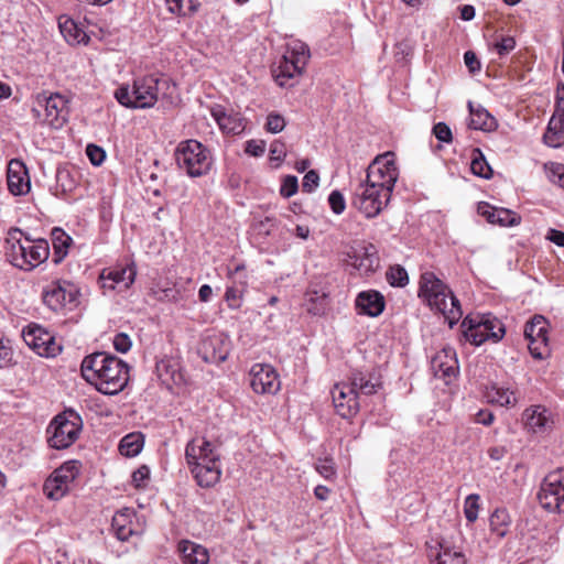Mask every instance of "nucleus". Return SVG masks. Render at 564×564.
<instances>
[{
  "mask_svg": "<svg viewBox=\"0 0 564 564\" xmlns=\"http://www.w3.org/2000/svg\"><path fill=\"white\" fill-rule=\"evenodd\" d=\"M83 378L99 392L113 395L129 381V366L115 355L97 351L86 356L80 365Z\"/></svg>",
  "mask_w": 564,
  "mask_h": 564,
  "instance_id": "nucleus-1",
  "label": "nucleus"
},
{
  "mask_svg": "<svg viewBox=\"0 0 564 564\" xmlns=\"http://www.w3.org/2000/svg\"><path fill=\"white\" fill-rule=\"evenodd\" d=\"M185 459L202 488H212L221 477L220 454L218 448L203 436L192 438L185 448Z\"/></svg>",
  "mask_w": 564,
  "mask_h": 564,
  "instance_id": "nucleus-2",
  "label": "nucleus"
},
{
  "mask_svg": "<svg viewBox=\"0 0 564 564\" xmlns=\"http://www.w3.org/2000/svg\"><path fill=\"white\" fill-rule=\"evenodd\" d=\"M7 260L15 268L31 271L50 256L48 242L45 239L24 237L19 228H11L6 239Z\"/></svg>",
  "mask_w": 564,
  "mask_h": 564,
  "instance_id": "nucleus-3",
  "label": "nucleus"
},
{
  "mask_svg": "<svg viewBox=\"0 0 564 564\" xmlns=\"http://www.w3.org/2000/svg\"><path fill=\"white\" fill-rule=\"evenodd\" d=\"M419 284V297L432 310L442 313L453 327L460 319L463 311L451 289L431 271L421 274Z\"/></svg>",
  "mask_w": 564,
  "mask_h": 564,
  "instance_id": "nucleus-4",
  "label": "nucleus"
},
{
  "mask_svg": "<svg viewBox=\"0 0 564 564\" xmlns=\"http://www.w3.org/2000/svg\"><path fill=\"white\" fill-rule=\"evenodd\" d=\"M166 84L165 80L158 75H148L137 78L133 82L132 89L129 86H121L115 91L118 102L127 108H151L155 105L161 89V85Z\"/></svg>",
  "mask_w": 564,
  "mask_h": 564,
  "instance_id": "nucleus-5",
  "label": "nucleus"
},
{
  "mask_svg": "<svg viewBox=\"0 0 564 564\" xmlns=\"http://www.w3.org/2000/svg\"><path fill=\"white\" fill-rule=\"evenodd\" d=\"M310 57L311 52L306 43L300 40L288 42L286 51L273 70L276 84L281 87H292L293 80L303 75Z\"/></svg>",
  "mask_w": 564,
  "mask_h": 564,
  "instance_id": "nucleus-6",
  "label": "nucleus"
},
{
  "mask_svg": "<svg viewBox=\"0 0 564 564\" xmlns=\"http://www.w3.org/2000/svg\"><path fill=\"white\" fill-rule=\"evenodd\" d=\"M460 327L466 340L476 346L487 340L497 343L506 334L503 323L491 313L469 314L464 318Z\"/></svg>",
  "mask_w": 564,
  "mask_h": 564,
  "instance_id": "nucleus-7",
  "label": "nucleus"
},
{
  "mask_svg": "<svg viewBox=\"0 0 564 564\" xmlns=\"http://www.w3.org/2000/svg\"><path fill=\"white\" fill-rule=\"evenodd\" d=\"M177 166L191 177L207 174L213 164L209 149L197 140L181 141L174 152Z\"/></svg>",
  "mask_w": 564,
  "mask_h": 564,
  "instance_id": "nucleus-8",
  "label": "nucleus"
},
{
  "mask_svg": "<svg viewBox=\"0 0 564 564\" xmlns=\"http://www.w3.org/2000/svg\"><path fill=\"white\" fill-rule=\"evenodd\" d=\"M68 100L58 93H40L35 96L32 115L41 124L61 129L68 118Z\"/></svg>",
  "mask_w": 564,
  "mask_h": 564,
  "instance_id": "nucleus-9",
  "label": "nucleus"
},
{
  "mask_svg": "<svg viewBox=\"0 0 564 564\" xmlns=\"http://www.w3.org/2000/svg\"><path fill=\"white\" fill-rule=\"evenodd\" d=\"M82 417L73 410L56 415L47 426L48 445L56 449L69 447L78 438L82 431Z\"/></svg>",
  "mask_w": 564,
  "mask_h": 564,
  "instance_id": "nucleus-10",
  "label": "nucleus"
},
{
  "mask_svg": "<svg viewBox=\"0 0 564 564\" xmlns=\"http://www.w3.org/2000/svg\"><path fill=\"white\" fill-rule=\"evenodd\" d=\"M399 171L394 161V154L387 152L378 155L368 166L366 181L383 191V195L392 194L398 181Z\"/></svg>",
  "mask_w": 564,
  "mask_h": 564,
  "instance_id": "nucleus-11",
  "label": "nucleus"
},
{
  "mask_svg": "<svg viewBox=\"0 0 564 564\" xmlns=\"http://www.w3.org/2000/svg\"><path fill=\"white\" fill-rule=\"evenodd\" d=\"M536 498L552 513H564V469L549 473L542 480Z\"/></svg>",
  "mask_w": 564,
  "mask_h": 564,
  "instance_id": "nucleus-12",
  "label": "nucleus"
},
{
  "mask_svg": "<svg viewBox=\"0 0 564 564\" xmlns=\"http://www.w3.org/2000/svg\"><path fill=\"white\" fill-rule=\"evenodd\" d=\"M383 194V191L379 189V187L365 181L356 188L352 205L367 218H373L378 216L390 202L391 195Z\"/></svg>",
  "mask_w": 564,
  "mask_h": 564,
  "instance_id": "nucleus-13",
  "label": "nucleus"
},
{
  "mask_svg": "<svg viewBox=\"0 0 564 564\" xmlns=\"http://www.w3.org/2000/svg\"><path fill=\"white\" fill-rule=\"evenodd\" d=\"M80 471V464L77 460H69L56 468L43 485V491L48 499L59 500L70 489V486Z\"/></svg>",
  "mask_w": 564,
  "mask_h": 564,
  "instance_id": "nucleus-14",
  "label": "nucleus"
},
{
  "mask_svg": "<svg viewBox=\"0 0 564 564\" xmlns=\"http://www.w3.org/2000/svg\"><path fill=\"white\" fill-rule=\"evenodd\" d=\"M78 296V288L66 280L53 281L42 292L44 304L54 312L61 311L66 306H76Z\"/></svg>",
  "mask_w": 564,
  "mask_h": 564,
  "instance_id": "nucleus-15",
  "label": "nucleus"
},
{
  "mask_svg": "<svg viewBox=\"0 0 564 564\" xmlns=\"http://www.w3.org/2000/svg\"><path fill=\"white\" fill-rule=\"evenodd\" d=\"M549 323L542 315L533 316L524 327L530 354L535 359L545 358L549 352Z\"/></svg>",
  "mask_w": 564,
  "mask_h": 564,
  "instance_id": "nucleus-16",
  "label": "nucleus"
},
{
  "mask_svg": "<svg viewBox=\"0 0 564 564\" xmlns=\"http://www.w3.org/2000/svg\"><path fill=\"white\" fill-rule=\"evenodd\" d=\"M22 336L25 344L42 357H54L61 350L55 337L39 324L24 327Z\"/></svg>",
  "mask_w": 564,
  "mask_h": 564,
  "instance_id": "nucleus-17",
  "label": "nucleus"
},
{
  "mask_svg": "<svg viewBox=\"0 0 564 564\" xmlns=\"http://www.w3.org/2000/svg\"><path fill=\"white\" fill-rule=\"evenodd\" d=\"M137 269L134 263L118 265L115 268H106L99 275V284L107 294L111 291H126L134 282Z\"/></svg>",
  "mask_w": 564,
  "mask_h": 564,
  "instance_id": "nucleus-18",
  "label": "nucleus"
},
{
  "mask_svg": "<svg viewBox=\"0 0 564 564\" xmlns=\"http://www.w3.org/2000/svg\"><path fill=\"white\" fill-rule=\"evenodd\" d=\"M250 387L258 394H275L281 388L276 370L268 364H256L249 371Z\"/></svg>",
  "mask_w": 564,
  "mask_h": 564,
  "instance_id": "nucleus-19",
  "label": "nucleus"
},
{
  "mask_svg": "<svg viewBox=\"0 0 564 564\" xmlns=\"http://www.w3.org/2000/svg\"><path fill=\"white\" fill-rule=\"evenodd\" d=\"M348 263L361 274L375 272L379 267L378 250L372 243L358 242L347 252Z\"/></svg>",
  "mask_w": 564,
  "mask_h": 564,
  "instance_id": "nucleus-20",
  "label": "nucleus"
},
{
  "mask_svg": "<svg viewBox=\"0 0 564 564\" xmlns=\"http://www.w3.org/2000/svg\"><path fill=\"white\" fill-rule=\"evenodd\" d=\"M333 403L336 412L344 419L355 416L360 408L355 389L348 383H336L332 390Z\"/></svg>",
  "mask_w": 564,
  "mask_h": 564,
  "instance_id": "nucleus-21",
  "label": "nucleus"
},
{
  "mask_svg": "<svg viewBox=\"0 0 564 564\" xmlns=\"http://www.w3.org/2000/svg\"><path fill=\"white\" fill-rule=\"evenodd\" d=\"M229 275L232 279V285L227 286L225 292V300L229 308L238 310L241 306L242 296L248 286L245 265L238 264L232 271L229 272Z\"/></svg>",
  "mask_w": 564,
  "mask_h": 564,
  "instance_id": "nucleus-22",
  "label": "nucleus"
},
{
  "mask_svg": "<svg viewBox=\"0 0 564 564\" xmlns=\"http://www.w3.org/2000/svg\"><path fill=\"white\" fill-rule=\"evenodd\" d=\"M8 188L15 195H25L31 188L26 166L19 160L10 161L7 173Z\"/></svg>",
  "mask_w": 564,
  "mask_h": 564,
  "instance_id": "nucleus-23",
  "label": "nucleus"
},
{
  "mask_svg": "<svg viewBox=\"0 0 564 564\" xmlns=\"http://www.w3.org/2000/svg\"><path fill=\"white\" fill-rule=\"evenodd\" d=\"M355 305L358 314L377 317L383 312L386 302L380 292L369 290L357 295Z\"/></svg>",
  "mask_w": 564,
  "mask_h": 564,
  "instance_id": "nucleus-24",
  "label": "nucleus"
},
{
  "mask_svg": "<svg viewBox=\"0 0 564 564\" xmlns=\"http://www.w3.org/2000/svg\"><path fill=\"white\" fill-rule=\"evenodd\" d=\"M431 368L438 378L455 377L458 371V361L453 348H444L431 360Z\"/></svg>",
  "mask_w": 564,
  "mask_h": 564,
  "instance_id": "nucleus-25",
  "label": "nucleus"
},
{
  "mask_svg": "<svg viewBox=\"0 0 564 564\" xmlns=\"http://www.w3.org/2000/svg\"><path fill=\"white\" fill-rule=\"evenodd\" d=\"M348 384L355 389L357 397L359 394L371 395L381 387V381L376 373L355 370L351 372Z\"/></svg>",
  "mask_w": 564,
  "mask_h": 564,
  "instance_id": "nucleus-26",
  "label": "nucleus"
},
{
  "mask_svg": "<svg viewBox=\"0 0 564 564\" xmlns=\"http://www.w3.org/2000/svg\"><path fill=\"white\" fill-rule=\"evenodd\" d=\"M525 426L533 433H543L552 427L553 421L549 410L541 405L527 409L523 413Z\"/></svg>",
  "mask_w": 564,
  "mask_h": 564,
  "instance_id": "nucleus-27",
  "label": "nucleus"
},
{
  "mask_svg": "<svg viewBox=\"0 0 564 564\" xmlns=\"http://www.w3.org/2000/svg\"><path fill=\"white\" fill-rule=\"evenodd\" d=\"M478 212L486 217L490 224H498L500 226H516L520 224V216L514 212L506 208H496L489 204H481L478 207Z\"/></svg>",
  "mask_w": 564,
  "mask_h": 564,
  "instance_id": "nucleus-28",
  "label": "nucleus"
},
{
  "mask_svg": "<svg viewBox=\"0 0 564 564\" xmlns=\"http://www.w3.org/2000/svg\"><path fill=\"white\" fill-rule=\"evenodd\" d=\"M469 108V123L468 127L474 130H481L486 132L494 131L498 123L487 109L478 105L475 107L471 101L468 102Z\"/></svg>",
  "mask_w": 564,
  "mask_h": 564,
  "instance_id": "nucleus-29",
  "label": "nucleus"
},
{
  "mask_svg": "<svg viewBox=\"0 0 564 564\" xmlns=\"http://www.w3.org/2000/svg\"><path fill=\"white\" fill-rule=\"evenodd\" d=\"M485 398L489 403L500 406H514L518 402L517 390L497 383L486 389Z\"/></svg>",
  "mask_w": 564,
  "mask_h": 564,
  "instance_id": "nucleus-30",
  "label": "nucleus"
},
{
  "mask_svg": "<svg viewBox=\"0 0 564 564\" xmlns=\"http://www.w3.org/2000/svg\"><path fill=\"white\" fill-rule=\"evenodd\" d=\"M58 26L62 35L69 44H87L89 36L75 20L63 15L58 19Z\"/></svg>",
  "mask_w": 564,
  "mask_h": 564,
  "instance_id": "nucleus-31",
  "label": "nucleus"
},
{
  "mask_svg": "<svg viewBox=\"0 0 564 564\" xmlns=\"http://www.w3.org/2000/svg\"><path fill=\"white\" fill-rule=\"evenodd\" d=\"M134 512L132 509L126 508L117 511L112 517V530L116 536L121 541H127L132 534V518Z\"/></svg>",
  "mask_w": 564,
  "mask_h": 564,
  "instance_id": "nucleus-32",
  "label": "nucleus"
},
{
  "mask_svg": "<svg viewBox=\"0 0 564 564\" xmlns=\"http://www.w3.org/2000/svg\"><path fill=\"white\" fill-rule=\"evenodd\" d=\"M212 115L226 133L238 134L245 130L243 120L238 115H228L220 107L214 108Z\"/></svg>",
  "mask_w": 564,
  "mask_h": 564,
  "instance_id": "nucleus-33",
  "label": "nucleus"
},
{
  "mask_svg": "<svg viewBox=\"0 0 564 564\" xmlns=\"http://www.w3.org/2000/svg\"><path fill=\"white\" fill-rule=\"evenodd\" d=\"M185 564H207L209 554L206 547L191 541H182L178 546Z\"/></svg>",
  "mask_w": 564,
  "mask_h": 564,
  "instance_id": "nucleus-34",
  "label": "nucleus"
},
{
  "mask_svg": "<svg viewBox=\"0 0 564 564\" xmlns=\"http://www.w3.org/2000/svg\"><path fill=\"white\" fill-rule=\"evenodd\" d=\"M511 519L506 509H496L489 518L490 531L498 539H502L507 535Z\"/></svg>",
  "mask_w": 564,
  "mask_h": 564,
  "instance_id": "nucleus-35",
  "label": "nucleus"
},
{
  "mask_svg": "<svg viewBox=\"0 0 564 564\" xmlns=\"http://www.w3.org/2000/svg\"><path fill=\"white\" fill-rule=\"evenodd\" d=\"M158 373L165 384H180L183 381V375L178 365L172 360H162L156 365Z\"/></svg>",
  "mask_w": 564,
  "mask_h": 564,
  "instance_id": "nucleus-36",
  "label": "nucleus"
},
{
  "mask_svg": "<svg viewBox=\"0 0 564 564\" xmlns=\"http://www.w3.org/2000/svg\"><path fill=\"white\" fill-rule=\"evenodd\" d=\"M307 313L314 316H322L328 308L327 295L316 291H308L305 294L304 303Z\"/></svg>",
  "mask_w": 564,
  "mask_h": 564,
  "instance_id": "nucleus-37",
  "label": "nucleus"
},
{
  "mask_svg": "<svg viewBox=\"0 0 564 564\" xmlns=\"http://www.w3.org/2000/svg\"><path fill=\"white\" fill-rule=\"evenodd\" d=\"M144 444L143 435L140 433H130L126 435L119 444V452L126 457L137 456Z\"/></svg>",
  "mask_w": 564,
  "mask_h": 564,
  "instance_id": "nucleus-38",
  "label": "nucleus"
},
{
  "mask_svg": "<svg viewBox=\"0 0 564 564\" xmlns=\"http://www.w3.org/2000/svg\"><path fill=\"white\" fill-rule=\"evenodd\" d=\"M165 2L167 10L178 17L194 14L199 8V2L196 0H187V6H185L186 0H165Z\"/></svg>",
  "mask_w": 564,
  "mask_h": 564,
  "instance_id": "nucleus-39",
  "label": "nucleus"
},
{
  "mask_svg": "<svg viewBox=\"0 0 564 564\" xmlns=\"http://www.w3.org/2000/svg\"><path fill=\"white\" fill-rule=\"evenodd\" d=\"M545 144L558 148L564 143V123L550 120L546 132L543 135Z\"/></svg>",
  "mask_w": 564,
  "mask_h": 564,
  "instance_id": "nucleus-40",
  "label": "nucleus"
},
{
  "mask_svg": "<svg viewBox=\"0 0 564 564\" xmlns=\"http://www.w3.org/2000/svg\"><path fill=\"white\" fill-rule=\"evenodd\" d=\"M471 172L480 177L489 178L492 174V170L486 161L484 154L479 149L473 150V159L470 163Z\"/></svg>",
  "mask_w": 564,
  "mask_h": 564,
  "instance_id": "nucleus-41",
  "label": "nucleus"
},
{
  "mask_svg": "<svg viewBox=\"0 0 564 564\" xmlns=\"http://www.w3.org/2000/svg\"><path fill=\"white\" fill-rule=\"evenodd\" d=\"M441 551L437 553L435 564H466L465 555L449 547L440 544Z\"/></svg>",
  "mask_w": 564,
  "mask_h": 564,
  "instance_id": "nucleus-42",
  "label": "nucleus"
},
{
  "mask_svg": "<svg viewBox=\"0 0 564 564\" xmlns=\"http://www.w3.org/2000/svg\"><path fill=\"white\" fill-rule=\"evenodd\" d=\"M15 365L14 350L11 340L0 336V369Z\"/></svg>",
  "mask_w": 564,
  "mask_h": 564,
  "instance_id": "nucleus-43",
  "label": "nucleus"
},
{
  "mask_svg": "<svg viewBox=\"0 0 564 564\" xmlns=\"http://www.w3.org/2000/svg\"><path fill=\"white\" fill-rule=\"evenodd\" d=\"M387 280L392 286L403 288L409 282V275L403 267L393 265L387 272Z\"/></svg>",
  "mask_w": 564,
  "mask_h": 564,
  "instance_id": "nucleus-44",
  "label": "nucleus"
},
{
  "mask_svg": "<svg viewBox=\"0 0 564 564\" xmlns=\"http://www.w3.org/2000/svg\"><path fill=\"white\" fill-rule=\"evenodd\" d=\"M479 511V496L471 494L467 496L464 505L465 517L469 522H474L478 518Z\"/></svg>",
  "mask_w": 564,
  "mask_h": 564,
  "instance_id": "nucleus-45",
  "label": "nucleus"
},
{
  "mask_svg": "<svg viewBox=\"0 0 564 564\" xmlns=\"http://www.w3.org/2000/svg\"><path fill=\"white\" fill-rule=\"evenodd\" d=\"M494 50L500 55H508L516 47V40L510 35L500 36L492 44Z\"/></svg>",
  "mask_w": 564,
  "mask_h": 564,
  "instance_id": "nucleus-46",
  "label": "nucleus"
},
{
  "mask_svg": "<svg viewBox=\"0 0 564 564\" xmlns=\"http://www.w3.org/2000/svg\"><path fill=\"white\" fill-rule=\"evenodd\" d=\"M554 122L564 123V85L557 86L555 95V111L551 118Z\"/></svg>",
  "mask_w": 564,
  "mask_h": 564,
  "instance_id": "nucleus-47",
  "label": "nucleus"
},
{
  "mask_svg": "<svg viewBox=\"0 0 564 564\" xmlns=\"http://www.w3.org/2000/svg\"><path fill=\"white\" fill-rule=\"evenodd\" d=\"M297 189V177L294 175H288L283 178L282 185L280 187V194L285 198H290L296 194Z\"/></svg>",
  "mask_w": 564,
  "mask_h": 564,
  "instance_id": "nucleus-48",
  "label": "nucleus"
},
{
  "mask_svg": "<svg viewBox=\"0 0 564 564\" xmlns=\"http://www.w3.org/2000/svg\"><path fill=\"white\" fill-rule=\"evenodd\" d=\"M166 194L173 199H185L187 198V186L185 182L180 181L174 184H170L166 187Z\"/></svg>",
  "mask_w": 564,
  "mask_h": 564,
  "instance_id": "nucleus-49",
  "label": "nucleus"
},
{
  "mask_svg": "<svg viewBox=\"0 0 564 564\" xmlns=\"http://www.w3.org/2000/svg\"><path fill=\"white\" fill-rule=\"evenodd\" d=\"M328 203L330 209L336 214L340 215L346 208V202L343 194L339 191H333L328 196Z\"/></svg>",
  "mask_w": 564,
  "mask_h": 564,
  "instance_id": "nucleus-50",
  "label": "nucleus"
},
{
  "mask_svg": "<svg viewBox=\"0 0 564 564\" xmlns=\"http://www.w3.org/2000/svg\"><path fill=\"white\" fill-rule=\"evenodd\" d=\"M267 130L271 133H279L285 127V120L278 113H270L265 123Z\"/></svg>",
  "mask_w": 564,
  "mask_h": 564,
  "instance_id": "nucleus-51",
  "label": "nucleus"
},
{
  "mask_svg": "<svg viewBox=\"0 0 564 564\" xmlns=\"http://www.w3.org/2000/svg\"><path fill=\"white\" fill-rule=\"evenodd\" d=\"M433 134L441 142L449 143L453 140L452 130L445 122L436 123L433 127Z\"/></svg>",
  "mask_w": 564,
  "mask_h": 564,
  "instance_id": "nucleus-52",
  "label": "nucleus"
},
{
  "mask_svg": "<svg viewBox=\"0 0 564 564\" xmlns=\"http://www.w3.org/2000/svg\"><path fill=\"white\" fill-rule=\"evenodd\" d=\"M86 154L90 160L91 164L98 166L100 165L106 158V152L98 145L88 144L86 148Z\"/></svg>",
  "mask_w": 564,
  "mask_h": 564,
  "instance_id": "nucleus-53",
  "label": "nucleus"
},
{
  "mask_svg": "<svg viewBox=\"0 0 564 564\" xmlns=\"http://www.w3.org/2000/svg\"><path fill=\"white\" fill-rule=\"evenodd\" d=\"M131 478H132V484L137 488L145 487L147 481L150 478V469H149V467L145 466V465L140 466L137 470H134L132 473Z\"/></svg>",
  "mask_w": 564,
  "mask_h": 564,
  "instance_id": "nucleus-54",
  "label": "nucleus"
},
{
  "mask_svg": "<svg viewBox=\"0 0 564 564\" xmlns=\"http://www.w3.org/2000/svg\"><path fill=\"white\" fill-rule=\"evenodd\" d=\"M286 155L285 144L280 140H274L270 144V160L276 161L280 164Z\"/></svg>",
  "mask_w": 564,
  "mask_h": 564,
  "instance_id": "nucleus-55",
  "label": "nucleus"
},
{
  "mask_svg": "<svg viewBox=\"0 0 564 564\" xmlns=\"http://www.w3.org/2000/svg\"><path fill=\"white\" fill-rule=\"evenodd\" d=\"M318 183H319L318 173L314 170H311L303 177L302 189L304 192L312 193L318 186Z\"/></svg>",
  "mask_w": 564,
  "mask_h": 564,
  "instance_id": "nucleus-56",
  "label": "nucleus"
},
{
  "mask_svg": "<svg viewBox=\"0 0 564 564\" xmlns=\"http://www.w3.org/2000/svg\"><path fill=\"white\" fill-rule=\"evenodd\" d=\"M316 470L325 479H332L336 475L335 465L332 459L319 460L316 465Z\"/></svg>",
  "mask_w": 564,
  "mask_h": 564,
  "instance_id": "nucleus-57",
  "label": "nucleus"
},
{
  "mask_svg": "<svg viewBox=\"0 0 564 564\" xmlns=\"http://www.w3.org/2000/svg\"><path fill=\"white\" fill-rule=\"evenodd\" d=\"M245 151L251 156H261L265 151V142L262 140H249L246 142Z\"/></svg>",
  "mask_w": 564,
  "mask_h": 564,
  "instance_id": "nucleus-58",
  "label": "nucleus"
},
{
  "mask_svg": "<svg viewBox=\"0 0 564 564\" xmlns=\"http://www.w3.org/2000/svg\"><path fill=\"white\" fill-rule=\"evenodd\" d=\"M113 347L118 352L124 354L131 348V339L124 333H119L113 337Z\"/></svg>",
  "mask_w": 564,
  "mask_h": 564,
  "instance_id": "nucleus-59",
  "label": "nucleus"
},
{
  "mask_svg": "<svg viewBox=\"0 0 564 564\" xmlns=\"http://www.w3.org/2000/svg\"><path fill=\"white\" fill-rule=\"evenodd\" d=\"M274 226V219L271 217H265L263 220L257 223L254 228L256 230H258L259 234L268 236L272 232Z\"/></svg>",
  "mask_w": 564,
  "mask_h": 564,
  "instance_id": "nucleus-60",
  "label": "nucleus"
},
{
  "mask_svg": "<svg viewBox=\"0 0 564 564\" xmlns=\"http://www.w3.org/2000/svg\"><path fill=\"white\" fill-rule=\"evenodd\" d=\"M464 62L471 73L480 70V62L474 52L467 51L464 54Z\"/></svg>",
  "mask_w": 564,
  "mask_h": 564,
  "instance_id": "nucleus-61",
  "label": "nucleus"
},
{
  "mask_svg": "<svg viewBox=\"0 0 564 564\" xmlns=\"http://www.w3.org/2000/svg\"><path fill=\"white\" fill-rule=\"evenodd\" d=\"M550 178L564 188V165L557 164L551 170Z\"/></svg>",
  "mask_w": 564,
  "mask_h": 564,
  "instance_id": "nucleus-62",
  "label": "nucleus"
},
{
  "mask_svg": "<svg viewBox=\"0 0 564 564\" xmlns=\"http://www.w3.org/2000/svg\"><path fill=\"white\" fill-rule=\"evenodd\" d=\"M545 238L558 247L564 248V231L550 228L546 232Z\"/></svg>",
  "mask_w": 564,
  "mask_h": 564,
  "instance_id": "nucleus-63",
  "label": "nucleus"
},
{
  "mask_svg": "<svg viewBox=\"0 0 564 564\" xmlns=\"http://www.w3.org/2000/svg\"><path fill=\"white\" fill-rule=\"evenodd\" d=\"M494 414L487 410H480L475 414V422L482 425H490L494 422Z\"/></svg>",
  "mask_w": 564,
  "mask_h": 564,
  "instance_id": "nucleus-64",
  "label": "nucleus"
}]
</instances>
